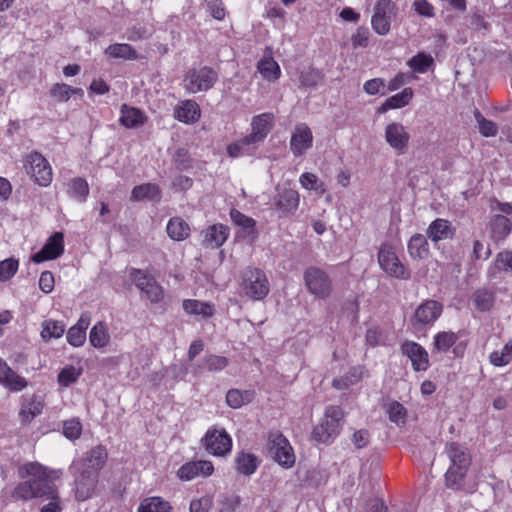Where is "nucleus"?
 Here are the masks:
<instances>
[{
	"label": "nucleus",
	"mask_w": 512,
	"mask_h": 512,
	"mask_svg": "<svg viewBox=\"0 0 512 512\" xmlns=\"http://www.w3.org/2000/svg\"><path fill=\"white\" fill-rule=\"evenodd\" d=\"M457 340L458 336L454 332H439L434 336L433 348L438 352H447Z\"/></svg>",
	"instance_id": "46"
},
{
	"label": "nucleus",
	"mask_w": 512,
	"mask_h": 512,
	"mask_svg": "<svg viewBox=\"0 0 512 512\" xmlns=\"http://www.w3.org/2000/svg\"><path fill=\"white\" fill-rule=\"evenodd\" d=\"M68 196L79 203L86 202L89 195V185L84 178L75 177L67 183Z\"/></svg>",
	"instance_id": "32"
},
{
	"label": "nucleus",
	"mask_w": 512,
	"mask_h": 512,
	"mask_svg": "<svg viewBox=\"0 0 512 512\" xmlns=\"http://www.w3.org/2000/svg\"><path fill=\"white\" fill-rule=\"evenodd\" d=\"M105 53L112 58H122L126 60H135L138 58L137 51L129 44L116 43L109 45Z\"/></svg>",
	"instance_id": "44"
},
{
	"label": "nucleus",
	"mask_w": 512,
	"mask_h": 512,
	"mask_svg": "<svg viewBox=\"0 0 512 512\" xmlns=\"http://www.w3.org/2000/svg\"><path fill=\"white\" fill-rule=\"evenodd\" d=\"M82 425L79 420L71 419L64 422L63 434L70 440L78 439L81 435Z\"/></svg>",
	"instance_id": "54"
},
{
	"label": "nucleus",
	"mask_w": 512,
	"mask_h": 512,
	"mask_svg": "<svg viewBox=\"0 0 512 512\" xmlns=\"http://www.w3.org/2000/svg\"><path fill=\"white\" fill-rule=\"evenodd\" d=\"M65 331V325L62 322L55 320H45L42 323L41 337L44 340L51 338H60Z\"/></svg>",
	"instance_id": "47"
},
{
	"label": "nucleus",
	"mask_w": 512,
	"mask_h": 512,
	"mask_svg": "<svg viewBox=\"0 0 512 512\" xmlns=\"http://www.w3.org/2000/svg\"><path fill=\"white\" fill-rule=\"evenodd\" d=\"M407 65L414 72L426 73L434 65V59L429 54L419 52L408 60Z\"/></svg>",
	"instance_id": "45"
},
{
	"label": "nucleus",
	"mask_w": 512,
	"mask_h": 512,
	"mask_svg": "<svg viewBox=\"0 0 512 512\" xmlns=\"http://www.w3.org/2000/svg\"><path fill=\"white\" fill-rule=\"evenodd\" d=\"M408 252L413 259H426L428 258L429 244L425 235L414 234L408 242Z\"/></svg>",
	"instance_id": "31"
},
{
	"label": "nucleus",
	"mask_w": 512,
	"mask_h": 512,
	"mask_svg": "<svg viewBox=\"0 0 512 512\" xmlns=\"http://www.w3.org/2000/svg\"><path fill=\"white\" fill-rule=\"evenodd\" d=\"M174 116L180 122L195 123L200 118V107L194 100H185L175 108Z\"/></svg>",
	"instance_id": "27"
},
{
	"label": "nucleus",
	"mask_w": 512,
	"mask_h": 512,
	"mask_svg": "<svg viewBox=\"0 0 512 512\" xmlns=\"http://www.w3.org/2000/svg\"><path fill=\"white\" fill-rule=\"evenodd\" d=\"M135 285L150 300L151 303H159L164 296L163 288L156 282L154 277L137 270L133 274Z\"/></svg>",
	"instance_id": "13"
},
{
	"label": "nucleus",
	"mask_w": 512,
	"mask_h": 512,
	"mask_svg": "<svg viewBox=\"0 0 512 512\" xmlns=\"http://www.w3.org/2000/svg\"><path fill=\"white\" fill-rule=\"evenodd\" d=\"M490 228L492 240L498 243L510 234L512 225L506 216L496 215L491 221Z\"/></svg>",
	"instance_id": "33"
},
{
	"label": "nucleus",
	"mask_w": 512,
	"mask_h": 512,
	"mask_svg": "<svg viewBox=\"0 0 512 512\" xmlns=\"http://www.w3.org/2000/svg\"><path fill=\"white\" fill-rule=\"evenodd\" d=\"M401 351L412 363L415 371H426L429 367L427 351L418 343L406 341L401 345Z\"/></svg>",
	"instance_id": "20"
},
{
	"label": "nucleus",
	"mask_w": 512,
	"mask_h": 512,
	"mask_svg": "<svg viewBox=\"0 0 512 512\" xmlns=\"http://www.w3.org/2000/svg\"><path fill=\"white\" fill-rule=\"evenodd\" d=\"M108 458L107 450L104 446L98 445L87 452L83 470L98 472L105 466Z\"/></svg>",
	"instance_id": "28"
},
{
	"label": "nucleus",
	"mask_w": 512,
	"mask_h": 512,
	"mask_svg": "<svg viewBox=\"0 0 512 512\" xmlns=\"http://www.w3.org/2000/svg\"><path fill=\"white\" fill-rule=\"evenodd\" d=\"M25 168L35 183L47 187L52 181V168L49 162L38 152H32L26 158Z\"/></svg>",
	"instance_id": "9"
},
{
	"label": "nucleus",
	"mask_w": 512,
	"mask_h": 512,
	"mask_svg": "<svg viewBox=\"0 0 512 512\" xmlns=\"http://www.w3.org/2000/svg\"><path fill=\"white\" fill-rule=\"evenodd\" d=\"M214 472L212 462L206 460L191 461L183 464L177 471V476L182 481H190L198 475L208 477Z\"/></svg>",
	"instance_id": "21"
},
{
	"label": "nucleus",
	"mask_w": 512,
	"mask_h": 512,
	"mask_svg": "<svg viewBox=\"0 0 512 512\" xmlns=\"http://www.w3.org/2000/svg\"><path fill=\"white\" fill-rule=\"evenodd\" d=\"M385 86V81L382 78H374L364 83L363 89L369 95H376L380 93L381 88Z\"/></svg>",
	"instance_id": "64"
},
{
	"label": "nucleus",
	"mask_w": 512,
	"mask_h": 512,
	"mask_svg": "<svg viewBox=\"0 0 512 512\" xmlns=\"http://www.w3.org/2000/svg\"><path fill=\"white\" fill-rule=\"evenodd\" d=\"M396 9V4L391 0H379L376 3L371 25L377 34L386 35L389 33L391 15L396 13Z\"/></svg>",
	"instance_id": "12"
},
{
	"label": "nucleus",
	"mask_w": 512,
	"mask_h": 512,
	"mask_svg": "<svg viewBox=\"0 0 512 512\" xmlns=\"http://www.w3.org/2000/svg\"><path fill=\"white\" fill-rule=\"evenodd\" d=\"M18 270V261L15 259H6L0 262V280L7 281L12 278Z\"/></svg>",
	"instance_id": "52"
},
{
	"label": "nucleus",
	"mask_w": 512,
	"mask_h": 512,
	"mask_svg": "<svg viewBox=\"0 0 512 512\" xmlns=\"http://www.w3.org/2000/svg\"><path fill=\"white\" fill-rule=\"evenodd\" d=\"M146 120L145 115L137 108L122 105L120 123L126 128H134L143 125Z\"/></svg>",
	"instance_id": "36"
},
{
	"label": "nucleus",
	"mask_w": 512,
	"mask_h": 512,
	"mask_svg": "<svg viewBox=\"0 0 512 512\" xmlns=\"http://www.w3.org/2000/svg\"><path fill=\"white\" fill-rule=\"evenodd\" d=\"M472 302L478 311L487 312L493 307L495 296L488 289H478L472 295Z\"/></svg>",
	"instance_id": "41"
},
{
	"label": "nucleus",
	"mask_w": 512,
	"mask_h": 512,
	"mask_svg": "<svg viewBox=\"0 0 512 512\" xmlns=\"http://www.w3.org/2000/svg\"><path fill=\"white\" fill-rule=\"evenodd\" d=\"M351 441L357 449L365 448L370 442V433L366 429L356 430Z\"/></svg>",
	"instance_id": "62"
},
{
	"label": "nucleus",
	"mask_w": 512,
	"mask_h": 512,
	"mask_svg": "<svg viewBox=\"0 0 512 512\" xmlns=\"http://www.w3.org/2000/svg\"><path fill=\"white\" fill-rule=\"evenodd\" d=\"M205 450L214 456H225L230 453L232 439L224 429L211 427L201 440Z\"/></svg>",
	"instance_id": "8"
},
{
	"label": "nucleus",
	"mask_w": 512,
	"mask_h": 512,
	"mask_svg": "<svg viewBox=\"0 0 512 512\" xmlns=\"http://www.w3.org/2000/svg\"><path fill=\"white\" fill-rule=\"evenodd\" d=\"M0 385L10 392H21L28 386V381L14 371L5 360L0 357Z\"/></svg>",
	"instance_id": "18"
},
{
	"label": "nucleus",
	"mask_w": 512,
	"mask_h": 512,
	"mask_svg": "<svg viewBox=\"0 0 512 512\" xmlns=\"http://www.w3.org/2000/svg\"><path fill=\"white\" fill-rule=\"evenodd\" d=\"M138 512H172V506L161 497H148L140 503Z\"/></svg>",
	"instance_id": "42"
},
{
	"label": "nucleus",
	"mask_w": 512,
	"mask_h": 512,
	"mask_svg": "<svg viewBox=\"0 0 512 512\" xmlns=\"http://www.w3.org/2000/svg\"><path fill=\"white\" fill-rule=\"evenodd\" d=\"M89 341L95 348H103L108 345L110 335L106 323L99 321L91 329Z\"/></svg>",
	"instance_id": "38"
},
{
	"label": "nucleus",
	"mask_w": 512,
	"mask_h": 512,
	"mask_svg": "<svg viewBox=\"0 0 512 512\" xmlns=\"http://www.w3.org/2000/svg\"><path fill=\"white\" fill-rule=\"evenodd\" d=\"M218 80V73L211 67L193 68L186 72L183 86L189 93L195 94L210 90Z\"/></svg>",
	"instance_id": "6"
},
{
	"label": "nucleus",
	"mask_w": 512,
	"mask_h": 512,
	"mask_svg": "<svg viewBox=\"0 0 512 512\" xmlns=\"http://www.w3.org/2000/svg\"><path fill=\"white\" fill-rule=\"evenodd\" d=\"M71 91V86L64 83H57L51 88L50 94L58 101L66 102L70 99Z\"/></svg>",
	"instance_id": "57"
},
{
	"label": "nucleus",
	"mask_w": 512,
	"mask_h": 512,
	"mask_svg": "<svg viewBox=\"0 0 512 512\" xmlns=\"http://www.w3.org/2000/svg\"><path fill=\"white\" fill-rule=\"evenodd\" d=\"M19 475L27 480L15 487L13 491L15 499L46 498L50 502L41 508V512H60L57 488L46 467L37 462L27 463L19 468Z\"/></svg>",
	"instance_id": "1"
},
{
	"label": "nucleus",
	"mask_w": 512,
	"mask_h": 512,
	"mask_svg": "<svg viewBox=\"0 0 512 512\" xmlns=\"http://www.w3.org/2000/svg\"><path fill=\"white\" fill-rule=\"evenodd\" d=\"M313 134L311 129L305 123H299L295 126L290 140V149L296 156H301L306 150L312 147Z\"/></svg>",
	"instance_id": "19"
},
{
	"label": "nucleus",
	"mask_w": 512,
	"mask_h": 512,
	"mask_svg": "<svg viewBox=\"0 0 512 512\" xmlns=\"http://www.w3.org/2000/svg\"><path fill=\"white\" fill-rule=\"evenodd\" d=\"M299 201L298 192L290 188L277 189L274 197V205L280 217L293 215L299 206Z\"/></svg>",
	"instance_id": "15"
},
{
	"label": "nucleus",
	"mask_w": 512,
	"mask_h": 512,
	"mask_svg": "<svg viewBox=\"0 0 512 512\" xmlns=\"http://www.w3.org/2000/svg\"><path fill=\"white\" fill-rule=\"evenodd\" d=\"M241 504V498L238 495H226L220 500V512H235Z\"/></svg>",
	"instance_id": "56"
},
{
	"label": "nucleus",
	"mask_w": 512,
	"mask_h": 512,
	"mask_svg": "<svg viewBox=\"0 0 512 512\" xmlns=\"http://www.w3.org/2000/svg\"><path fill=\"white\" fill-rule=\"evenodd\" d=\"M495 268L499 271L512 273V251H503L497 254Z\"/></svg>",
	"instance_id": "55"
},
{
	"label": "nucleus",
	"mask_w": 512,
	"mask_h": 512,
	"mask_svg": "<svg viewBox=\"0 0 512 512\" xmlns=\"http://www.w3.org/2000/svg\"><path fill=\"white\" fill-rule=\"evenodd\" d=\"M344 412L340 406L326 407L320 423L313 428L312 438L318 443L330 444L340 434Z\"/></svg>",
	"instance_id": "3"
},
{
	"label": "nucleus",
	"mask_w": 512,
	"mask_h": 512,
	"mask_svg": "<svg viewBox=\"0 0 512 512\" xmlns=\"http://www.w3.org/2000/svg\"><path fill=\"white\" fill-rule=\"evenodd\" d=\"M385 140L398 155H402L408 148L410 135L401 123L393 122L385 128Z\"/></svg>",
	"instance_id": "14"
},
{
	"label": "nucleus",
	"mask_w": 512,
	"mask_h": 512,
	"mask_svg": "<svg viewBox=\"0 0 512 512\" xmlns=\"http://www.w3.org/2000/svg\"><path fill=\"white\" fill-rule=\"evenodd\" d=\"M321 76L314 70L302 72L299 76L300 87L312 88L318 85Z\"/></svg>",
	"instance_id": "58"
},
{
	"label": "nucleus",
	"mask_w": 512,
	"mask_h": 512,
	"mask_svg": "<svg viewBox=\"0 0 512 512\" xmlns=\"http://www.w3.org/2000/svg\"><path fill=\"white\" fill-rule=\"evenodd\" d=\"M205 363L209 371H221L228 365V360L224 356L210 355L205 359Z\"/></svg>",
	"instance_id": "59"
},
{
	"label": "nucleus",
	"mask_w": 512,
	"mask_h": 512,
	"mask_svg": "<svg viewBox=\"0 0 512 512\" xmlns=\"http://www.w3.org/2000/svg\"><path fill=\"white\" fill-rule=\"evenodd\" d=\"M474 117L478 124L479 132L484 137H494L498 133V126L493 121L487 120L478 109L474 110Z\"/></svg>",
	"instance_id": "50"
},
{
	"label": "nucleus",
	"mask_w": 512,
	"mask_h": 512,
	"mask_svg": "<svg viewBox=\"0 0 512 512\" xmlns=\"http://www.w3.org/2000/svg\"><path fill=\"white\" fill-rule=\"evenodd\" d=\"M248 137L245 136L236 142L230 144L227 147V153L232 158H238L245 155H253L255 151L257 150V146L254 145L252 142L247 141Z\"/></svg>",
	"instance_id": "40"
},
{
	"label": "nucleus",
	"mask_w": 512,
	"mask_h": 512,
	"mask_svg": "<svg viewBox=\"0 0 512 512\" xmlns=\"http://www.w3.org/2000/svg\"><path fill=\"white\" fill-rule=\"evenodd\" d=\"M261 464L259 457L247 451L236 453L234 458V468L240 475L250 477L253 475Z\"/></svg>",
	"instance_id": "23"
},
{
	"label": "nucleus",
	"mask_w": 512,
	"mask_h": 512,
	"mask_svg": "<svg viewBox=\"0 0 512 512\" xmlns=\"http://www.w3.org/2000/svg\"><path fill=\"white\" fill-rule=\"evenodd\" d=\"M232 222L242 228L244 236L249 238L250 242H254L258 237V231L256 229V221L241 213L236 209H232L230 212Z\"/></svg>",
	"instance_id": "26"
},
{
	"label": "nucleus",
	"mask_w": 512,
	"mask_h": 512,
	"mask_svg": "<svg viewBox=\"0 0 512 512\" xmlns=\"http://www.w3.org/2000/svg\"><path fill=\"white\" fill-rule=\"evenodd\" d=\"M86 340V332L72 326L67 333V341L74 347H79L84 344Z\"/></svg>",
	"instance_id": "60"
},
{
	"label": "nucleus",
	"mask_w": 512,
	"mask_h": 512,
	"mask_svg": "<svg viewBox=\"0 0 512 512\" xmlns=\"http://www.w3.org/2000/svg\"><path fill=\"white\" fill-rule=\"evenodd\" d=\"M64 252V236L61 232H55L49 237L43 248L33 254L31 260L34 263H41L46 260L56 259Z\"/></svg>",
	"instance_id": "16"
},
{
	"label": "nucleus",
	"mask_w": 512,
	"mask_h": 512,
	"mask_svg": "<svg viewBox=\"0 0 512 512\" xmlns=\"http://www.w3.org/2000/svg\"><path fill=\"white\" fill-rule=\"evenodd\" d=\"M378 262L380 267L390 276L399 279H408L409 272L398 259L392 246L388 244L381 245L378 252Z\"/></svg>",
	"instance_id": "11"
},
{
	"label": "nucleus",
	"mask_w": 512,
	"mask_h": 512,
	"mask_svg": "<svg viewBox=\"0 0 512 512\" xmlns=\"http://www.w3.org/2000/svg\"><path fill=\"white\" fill-rule=\"evenodd\" d=\"M131 199L135 201L147 199L158 202L161 199V190L158 185L153 183L141 184L133 188Z\"/></svg>",
	"instance_id": "34"
},
{
	"label": "nucleus",
	"mask_w": 512,
	"mask_h": 512,
	"mask_svg": "<svg viewBox=\"0 0 512 512\" xmlns=\"http://www.w3.org/2000/svg\"><path fill=\"white\" fill-rule=\"evenodd\" d=\"M274 115L272 113H262L254 116L251 121V133L246 135L247 141L258 145L264 141L271 129L273 128Z\"/></svg>",
	"instance_id": "17"
},
{
	"label": "nucleus",
	"mask_w": 512,
	"mask_h": 512,
	"mask_svg": "<svg viewBox=\"0 0 512 512\" xmlns=\"http://www.w3.org/2000/svg\"><path fill=\"white\" fill-rule=\"evenodd\" d=\"M257 69L264 79L274 81L279 78L281 74L278 63L272 57L262 58L257 65Z\"/></svg>",
	"instance_id": "43"
},
{
	"label": "nucleus",
	"mask_w": 512,
	"mask_h": 512,
	"mask_svg": "<svg viewBox=\"0 0 512 512\" xmlns=\"http://www.w3.org/2000/svg\"><path fill=\"white\" fill-rule=\"evenodd\" d=\"M254 395L252 390L230 389L226 394V402L231 408L237 409L252 402Z\"/></svg>",
	"instance_id": "37"
},
{
	"label": "nucleus",
	"mask_w": 512,
	"mask_h": 512,
	"mask_svg": "<svg viewBox=\"0 0 512 512\" xmlns=\"http://www.w3.org/2000/svg\"><path fill=\"white\" fill-rule=\"evenodd\" d=\"M44 403L41 398L35 394L31 396H22L21 409L19 417L22 423H30L36 416L42 413Z\"/></svg>",
	"instance_id": "24"
},
{
	"label": "nucleus",
	"mask_w": 512,
	"mask_h": 512,
	"mask_svg": "<svg viewBox=\"0 0 512 512\" xmlns=\"http://www.w3.org/2000/svg\"><path fill=\"white\" fill-rule=\"evenodd\" d=\"M370 32L367 27L360 26L356 32L351 36V43L353 48H365L368 45Z\"/></svg>",
	"instance_id": "53"
},
{
	"label": "nucleus",
	"mask_w": 512,
	"mask_h": 512,
	"mask_svg": "<svg viewBox=\"0 0 512 512\" xmlns=\"http://www.w3.org/2000/svg\"><path fill=\"white\" fill-rule=\"evenodd\" d=\"M241 287L245 295L253 300L264 299L270 291L265 272L252 267H248L242 272Z\"/></svg>",
	"instance_id": "4"
},
{
	"label": "nucleus",
	"mask_w": 512,
	"mask_h": 512,
	"mask_svg": "<svg viewBox=\"0 0 512 512\" xmlns=\"http://www.w3.org/2000/svg\"><path fill=\"white\" fill-rule=\"evenodd\" d=\"M443 305L436 300H426L420 304L410 319V325L415 332L430 327L441 316Z\"/></svg>",
	"instance_id": "7"
},
{
	"label": "nucleus",
	"mask_w": 512,
	"mask_h": 512,
	"mask_svg": "<svg viewBox=\"0 0 512 512\" xmlns=\"http://www.w3.org/2000/svg\"><path fill=\"white\" fill-rule=\"evenodd\" d=\"M183 309L188 314L201 315L204 318L212 317L214 314V308L211 304L194 299L184 300Z\"/></svg>",
	"instance_id": "39"
},
{
	"label": "nucleus",
	"mask_w": 512,
	"mask_h": 512,
	"mask_svg": "<svg viewBox=\"0 0 512 512\" xmlns=\"http://www.w3.org/2000/svg\"><path fill=\"white\" fill-rule=\"evenodd\" d=\"M82 374V368H76L73 365H67L59 372L57 381L63 387H69L75 383Z\"/></svg>",
	"instance_id": "48"
},
{
	"label": "nucleus",
	"mask_w": 512,
	"mask_h": 512,
	"mask_svg": "<svg viewBox=\"0 0 512 512\" xmlns=\"http://www.w3.org/2000/svg\"><path fill=\"white\" fill-rule=\"evenodd\" d=\"M455 229L452 227L451 223L442 218H437L432 221L426 230L427 237L433 241L438 242L441 240L452 238L454 235Z\"/></svg>",
	"instance_id": "25"
},
{
	"label": "nucleus",
	"mask_w": 512,
	"mask_h": 512,
	"mask_svg": "<svg viewBox=\"0 0 512 512\" xmlns=\"http://www.w3.org/2000/svg\"><path fill=\"white\" fill-rule=\"evenodd\" d=\"M415 11L425 17L434 16V7L427 0H416L413 3Z\"/></svg>",
	"instance_id": "63"
},
{
	"label": "nucleus",
	"mask_w": 512,
	"mask_h": 512,
	"mask_svg": "<svg viewBox=\"0 0 512 512\" xmlns=\"http://www.w3.org/2000/svg\"><path fill=\"white\" fill-rule=\"evenodd\" d=\"M166 231L169 237L175 241L185 240L190 235L188 223L180 217L171 218L168 221Z\"/></svg>",
	"instance_id": "35"
},
{
	"label": "nucleus",
	"mask_w": 512,
	"mask_h": 512,
	"mask_svg": "<svg viewBox=\"0 0 512 512\" xmlns=\"http://www.w3.org/2000/svg\"><path fill=\"white\" fill-rule=\"evenodd\" d=\"M98 482V474L95 471L82 470L75 479V496L80 501H85L92 496Z\"/></svg>",
	"instance_id": "22"
},
{
	"label": "nucleus",
	"mask_w": 512,
	"mask_h": 512,
	"mask_svg": "<svg viewBox=\"0 0 512 512\" xmlns=\"http://www.w3.org/2000/svg\"><path fill=\"white\" fill-rule=\"evenodd\" d=\"M212 507V499L209 496H204L199 499H193L190 502V512H209Z\"/></svg>",
	"instance_id": "61"
},
{
	"label": "nucleus",
	"mask_w": 512,
	"mask_h": 512,
	"mask_svg": "<svg viewBox=\"0 0 512 512\" xmlns=\"http://www.w3.org/2000/svg\"><path fill=\"white\" fill-rule=\"evenodd\" d=\"M304 281L310 293L325 299L331 293V280L328 274L318 268L309 267L304 272Z\"/></svg>",
	"instance_id": "10"
},
{
	"label": "nucleus",
	"mask_w": 512,
	"mask_h": 512,
	"mask_svg": "<svg viewBox=\"0 0 512 512\" xmlns=\"http://www.w3.org/2000/svg\"><path fill=\"white\" fill-rule=\"evenodd\" d=\"M387 413L389 415L390 421L394 422L397 425L404 424L406 421V408L397 401H393L388 404Z\"/></svg>",
	"instance_id": "51"
},
{
	"label": "nucleus",
	"mask_w": 512,
	"mask_h": 512,
	"mask_svg": "<svg viewBox=\"0 0 512 512\" xmlns=\"http://www.w3.org/2000/svg\"><path fill=\"white\" fill-rule=\"evenodd\" d=\"M268 453L279 465L291 468L295 454L287 438L279 431H270L267 438Z\"/></svg>",
	"instance_id": "5"
},
{
	"label": "nucleus",
	"mask_w": 512,
	"mask_h": 512,
	"mask_svg": "<svg viewBox=\"0 0 512 512\" xmlns=\"http://www.w3.org/2000/svg\"><path fill=\"white\" fill-rule=\"evenodd\" d=\"M489 360L492 365L497 367L509 364L512 360V341L506 343L500 351H493Z\"/></svg>",
	"instance_id": "49"
},
{
	"label": "nucleus",
	"mask_w": 512,
	"mask_h": 512,
	"mask_svg": "<svg viewBox=\"0 0 512 512\" xmlns=\"http://www.w3.org/2000/svg\"><path fill=\"white\" fill-rule=\"evenodd\" d=\"M229 235V229L223 224L209 226L204 235L203 243L211 248H217L224 244Z\"/></svg>",
	"instance_id": "29"
},
{
	"label": "nucleus",
	"mask_w": 512,
	"mask_h": 512,
	"mask_svg": "<svg viewBox=\"0 0 512 512\" xmlns=\"http://www.w3.org/2000/svg\"><path fill=\"white\" fill-rule=\"evenodd\" d=\"M414 92L412 88H404L400 93H397L388 99L378 108V113H386L390 109H399L409 104L413 98Z\"/></svg>",
	"instance_id": "30"
},
{
	"label": "nucleus",
	"mask_w": 512,
	"mask_h": 512,
	"mask_svg": "<svg viewBox=\"0 0 512 512\" xmlns=\"http://www.w3.org/2000/svg\"><path fill=\"white\" fill-rule=\"evenodd\" d=\"M446 452L451 461L445 474L446 486L452 490H462L466 473L471 464V457L467 449L456 442L447 443Z\"/></svg>",
	"instance_id": "2"
}]
</instances>
